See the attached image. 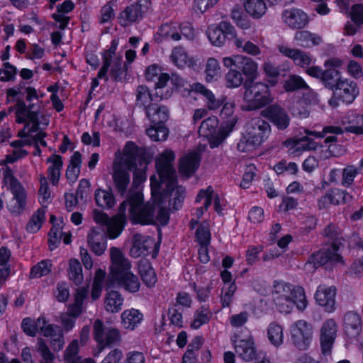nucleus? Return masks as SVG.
Segmentation results:
<instances>
[{"instance_id": "29", "label": "nucleus", "mask_w": 363, "mask_h": 363, "mask_svg": "<svg viewBox=\"0 0 363 363\" xmlns=\"http://www.w3.org/2000/svg\"><path fill=\"white\" fill-rule=\"evenodd\" d=\"M153 240L148 236L141 234H135L133 237V245L130 250V255L134 258L145 255L153 245Z\"/></svg>"}, {"instance_id": "3", "label": "nucleus", "mask_w": 363, "mask_h": 363, "mask_svg": "<svg viewBox=\"0 0 363 363\" xmlns=\"http://www.w3.org/2000/svg\"><path fill=\"white\" fill-rule=\"evenodd\" d=\"M111 261V274L117 284L130 293L138 292L140 283L136 275L131 271V264L125 257L120 249L113 247L110 249Z\"/></svg>"}, {"instance_id": "21", "label": "nucleus", "mask_w": 363, "mask_h": 363, "mask_svg": "<svg viewBox=\"0 0 363 363\" xmlns=\"http://www.w3.org/2000/svg\"><path fill=\"white\" fill-rule=\"evenodd\" d=\"M352 200V196L345 190L339 189H330L318 201L320 208H326L330 204L340 205Z\"/></svg>"}, {"instance_id": "5", "label": "nucleus", "mask_w": 363, "mask_h": 363, "mask_svg": "<svg viewBox=\"0 0 363 363\" xmlns=\"http://www.w3.org/2000/svg\"><path fill=\"white\" fill-rule=\"evenodd\" d=\"M26 100L28 101L35 100L36 102L26 106L23 99H18L16 104V121L18 123H23L27 121L31 122L33 125L28 130V133H31L36 132L38 129L40 104L38 98L37 91L34 88L28 87L26 89Z\"/></svg>"}, {"instance_id": "34", "label": "nucleus", "mask_w": 363, "mask_h": 363, "mask_svg": "<svg viewBox=\"0 0 363 363\" xmlns=\"http://www.w3.org/2000/svg\"><path fill=\"white\" fill-rule=\"evenodd\" d=\"M47 163L50 164L48 167V177L53 185H56L60 178V172L63 162L60 155L52 154L47 159Z\"/></svg>"}, {"instance_id": "4", "label": "nucleus", "mask_w": 363, "mask_h": 363, "mask_svg": "<svg viewBox=\"0 0 363 363\" xmlns=\"http://www.w3.org/2000/svg\"><path fill=\"white\" fill-rule=\"evenodd\" d=\"M138 147L132 142L126 143L123 157L113 164V180L118 193L123 195L130 184L129 170L135 167L138 161Z\"/></svg>"}, {"instance_id": "1", "label": "nucleus", "mask_w": 363, "mask_h": 363, "mask_svg": "<svg viewBox=\"0 0 363 363\" xmlns=\"http://www.w3.org/2000/svg\"><path fill=\"white\" fill-rule=\"evenodd\" d=\"M125 201H127V206H129L130 219L134 223L145 225L157 222L165 225L169 221L168 209L152 201L143 204V194L140 191L131 193Z\"/></svg>"}, {"instance_id": "12", "label": "nucleus", "mask_w": 363, "mask_h": 363, "mask_svg": "<svg viewBox=\"0 0 363 363\" xmlns=\"http://www.w3.org/2000/svg\"><path fill=\"white\" fill-rule=\"evenodd\" d=\"M271 125L260 118H252L247 125V134L254 139V143L261 145L269 135Z\"/></svg>"}, {"instance_id": "53", "label": "nucleus", "mask_w": 363, "mask_h": 363, "mask_svg": "<svg viewBox=\"0 0 363 363\" xmlns=\"http://www.w3.org/2000/svg\"><path fill=\"white\" fill-rule=\"evenodd\" d=\"M184 189L182 186H177V183L175 184V186L173 191H169L167 196L164 198V203H163V206L167 208V203L170 205V196H174L173 198V208L174 209H178V208L181 206L183 202L184 198Z\"/></svg>"}, {"instance_id": "51", "label": "nucleus", "mask_w": 363, "mask_h": 363, "mask_svg": "<svg viewBox=\"0 0 363 363\" xmlns=\"http://www.w3.org/2000/svg\"><path fill=\"white\" fill-rule=\"evenodd\" d=\"M236 48L240 51L252 56H256L261 53L260 48L253 43L249 40H245L242 38H235V45Z\"/></svg>"}, {"instance_id": "47", "label": "nucleus", "mask_w": 363, "mask_h": 363, "mask_svg": "<svg viewBox=\"0 0 363 363\" xmlns=\"http://www.w3.org/2000/svg\"><path fill=\"white\" fill-rule=\"evenodd\" d=\"M284 89L286 91H294L299 89L311 90L304 79L296 74H292L284 82Z\"/></svg>"}, {"instance_id": "15", "label": "nucleus", "mask_w": 363, "mask_h": 363, "mask_svg": "<svg viewBox=\"0 0 363 363\" xmlns=\"http://www.w3.org/2000/svg\"><path fill=\"white\" fill-rule=\"evenodd\" d=\"M338 247L337 243L333 247H328L327 249H321L319 251L313 253L307 262L308 264H313L314 267L317 268L319 266L323 265L328 262L337 263L342 262V257L337 253Z\"/></svg>"}, {"instance_id": "50", "label": "nucleus", "mask_w": 363, "mask_h": 363, "mask_svg": "<svg viewBox=\"0 0 363 363\" xmlns=\"http://www.w3.org/2000/svg\"><path fill=\"white\" fill-rule=\"evenodd\" d=\"M267 337L270 342L276 347L283 343V329L276 323H271L267 330Z\"/></svg>"}, {"instance_id": "30", "label": "nucleus", "mask_w": 363, "mask_h": 363, "mask_svg": "<svg viewBox=\"0 0 363 363\" xmlns=\"http://www.w3.org/2000/svg\"><path fill=\"white\" fill-rule=\"evenodd\" d=\"M169 109L164 106L153 103L146 108L147 118L153 125L165 123L169 118Z\"/></svg>"}, {"instance_id": "23", "label": "nucleus", "mask_w": 363, "mask_h": 363, "mask_svg": "<svg viewBox=\"0 0 363 363\" xmlns=\"http://www.w3.org/2000/svg\"><path fill=\"white\" fill-rule=\"evenodd\" d=\"M201 155L199 152L192 151L186 153L179 160V171L182 175L191 177L199 168Z\"/></svg>"}, {"instance_id": "11", "label": "nucleus", "mask_w": 363, "mask_h": 363, "mask_svg": "<svg viewBox=\"0 0 363 363\" xmlns=\"http://www.w3.org/2000/svg\"><path fill=\"white\" fill-rule=\"evenodd\" d=\"M261 115L281 130L286 129L290 124V118L287 112L277 104L266 107L261 111Z\"/></svg>"}, {"instance_id": "10", "label": "nucleus", "mask_w": 363, "mask_h": 363, "mask_svg": "<svg viewBox=\"0 0 363 363\" xmlns=\"http://www.w3.org/2000/svg\"><path fill=\"white\" fill-rule=\"evenodd\" d=\"M223 63L226 67H235L239 69L242 74L247 77L253 79L257 73V63L252 58L237 55L233 57H225L223 60Z\"/></svg>"}, {"instance_id": "54", "label": "nucleus", "mask_w": 363, "mask_h": 363, "mask_svg": "<svg viewBox=\"0 0 363 363\" xmlns=\"http://www.w3.org/2000/svg\"><path fill=\"white\" fill-rule=\"evenodd\" d=\"M324 235L333 240V244L330 247H333L337 243L338 248L342 245L343 238L340 229L334 223H330L326 226L324 230Z\"/></svg>"}, {"instance_id": "43", "label": "nucleus", "mask_w": 363, "mask_h": 363, "mask_svg": "<svg viewBox=\"0 0 363 363\" xmlns=\"http://www.w3.org/2000/svg\"><path fill=\"white\" fill-rule=\"evenodd\" d=\"M136 106L143 108L145 112L146 108L151 106L152 102V96L148 87L145 85H139L135 90Z\"/></svg>"}, {"instance_id": "19", "label": "nucleus", "mask_w": 363, "mask_h": 363, "mask_svg": "<svg viewBox=\"0 0 363 363\" xmlns=\"http://www.w3.org/2000/svg\"><path fill=\"white\" fill-rule=\"evenodd\" d=\"M278 51L284 56L291 59L300 67L306 68L311 64L312 58L309 53L296 48H291L281 44L277 45Z\"/></svg>"}, {"instance_id": "35", "label": "nucleus", "mask_w": 363, "mask_h": 363, "mask_svg": "<svg viewBox=\"0 0 363 363\" xmlns=\"http://www.w3.org/2000/svg\"><path fill=\"white\" fill-rule=\"evenodd\" d=\"M89 294L88 287H81L76 290L74 302L69 306L68 312L73 318L80 315L83 309V301L87 298Z\"/></svg>"}, {"instance_id": "20", "label": "nucleus", "mask_w": 363, "mask_h": 363, "mask_svg": "<svg viewBox=\"0 0 363 363\" xmlns=\"http://www.w3.org/2000/svg\"><path fill=\"white\" fill-rule=\"evenodd\" d=\"M336 289L335 286L320 285L315 294L316 302L329 313L335 308Z\"/></svg>"}, {"instance_id": "46", "label": "nucleus", "mask_w": 363, "mask_h": 363, "mask_svg": "<svg viewBox=\"0 0 363 363\" xmlns=\"http://www.w3.org/2000/svg\"><path fill=\"white\" fill-rule=\"evenodd\" d=\"M67 272L69 279L76 285H79L82 283L84 280L82 267L79 260L77 259H71L69 260Z\"/></svg>"}, {"instance_id": "27", "label": "nucleus", "mask_w": 363, "mask_h": 363, "mask_svg": "<svg viewBox=\"0 0 363 363\" xmlns=\"http://www.w3.org/2000/svg\"><path fill=\"white\" fill-rule=\"evenodd\" d=\"M144 11L139 3L128 6L119 15V23L122 26H128L143 18Z\"/></svg>"}, {"instance_id": "33", "label": "nucleus", "mask_w": 363, "mask_h": 363, "mask_svg": "<svg viewBox=\"0 0 363 363\" xmlns=\"http://www.w3.org/2000/svg\"><path fill=\"white\" fill-rule=\"evenodd\" d=\"M213 189L211 186H208L206 189H201L198 194L196 202H200L202 199H204V208L207 210L211 206L212 199H213V206L215 211L220 214L222 212V206L220 204V198L218 194L213 196Z\"/></svg>"}, {"instance_id": "42", "label": "nucleus", "mask_w": 363, "mask_h": 363, "mask_svg": "<svg viewBox=\"0 0 363 363\" xmlns=\"http://www.w3.org/2000/svg\"><path fill=\"white\" fill-rule=\"evenodd\" d=\"M244 7L250 15L256 18L263 16L267 10L264 0H244Z\"/></svg>"}, {"instance_id": "18", "label": "nucleus", "mask_w": 363, "mask_h": 363, "mask_svg": "<svg viewBox=\"0 0 363 363\" xmlns=\"http://www.w3.org/2000/svg\"><path fill=\"white\" fill-rule=\"evenodd\" d=\"M283 22L291 29H302L308 23V17L298 9H286L281 13Z\"/></svg>"}, {"instance_id": "40", "label": "nucleus", "mask_w": 363, "mask_h": 363, "mask_svg": "<svg viewBox=\"0 0 363 363\" xmlns=\"http://www.w3.org/2000/svg\"><path fill=\"white\" fill-rule=\"evenodd\" d=\"M138 272L144 284L148 287H152L157 281V277L153 268L147 261H140L138 266Z\"/></svg>"}, {"instance_id": "59", "label": "nucleus", "mask_w": 363, "mask_h": 363, "mask_svg": "<svg viewBox=\"0 0 363 363\" xmlns=\"http://www.w3.org/2000/svg\"><path fill=\"white\" fill-rule=\"evenodd\" d=\"M208 82L216 79L220 74V67L218 61L215 58H209L206 62L205 69Z\"/></svg>"}, {"instance_id": "7", "label": "nucleus", "mask_w": 363, "mask_h": 363, "mask_svg": "<svg viewBox=\"0 0 363 363\" xmlns=\"http://www.w3.org/2000/svg\"><path fill=\"white\" fill-rule=\"evenodd\" d=\"M118 45V40H113L111 47L103 54V65L98 72V78L108 80V71L110 69L111 78L116 82H121L125 78L126 69L122 65V56H116V51Z\"/></svg>"}, {"instance_id": "39", "label": "nucleus", "mask_w": 363, "mask_h": 363, "mask_svg": "<svg viewBox=\"0 0 363 363\" xmlns=\"http://www.w3.org/2000/svg\"><path fill=\"white\" fill-rule=\"evenodd\" d=\"M45 317L40 316L37 320L30 318H25L21 323V328L23 332L28 336L35 337L38 332H40L43 327Z\"/></svg>"}, {"instance_id": "45", "label": "nucleus", "mask_w": 363, "mask_h": 363, "mask_svg": "<svg viewBox=\"0 0 363 363\" xmlns=\"http://www.w3.org/2000/svg\"><path fill=\"white\" fill-rule=\"evenodd\" d=\"M211 316L212 313L208 307L205 306H201L195 311L191 327L194 329L199 328L202 325L208 323Z\"/></svg>"}, {"instance_id": "25", "label": "nucleus", "mask_w": 363, "mask_h": 363, "mask_svg": "<svg viewBox=\"0 0 363 363\" xmlns=\"http://www.w3.org/2000/svg\"><path fill=\"white\" fill-rule=\"evenodd\" d=\"M343 328L345 334L351 337L359 335L362 328V321L359 313L350 311L343 318Z\"/></svg>"}, {"instance_id": "24", "label": "nucleus", "mask_w": 363, "mask_h": 363, "mask_svg": "<svg viewBox=\"0 0 363 363\" xmlns=\"http://www.w3.org/2000/svg\"><path fill=\"white\" fill-rule=\"evenodd\" d=\"M88 244L93 252L101 255L106 248V235L102 227L93 228L88 234Z\"/></svg>"}, {"instance_id": "41", "label": "nucleus", "mask_w": 363, "mask_h": 363, "mask_svg": "<svg viewBox=\"0 0 363 363\" xmlns=\"http://www.w3.org/2000/svg\"><path fill=\"white\" fill-rule=\"evenodd\" d=\"M220 116L223 120L224 128L227 129L228 132L232 131L238 122V116L234 115V105L229 103L224 104Z\"/></svg>"}, {"instance_id": "17", "label": "nucleus", "mask_w": 363, "mask_h": 363, "mask_svg": "<svg viewBox=\"0 0 363 363\" xmlns=\"http://www.w3.org/2000/svg\"><path fill=\"white\" fill-rule=\"evenodd\" d=\"M317 99V94L313 90H309L303 94L302 97L294 101L291 106V113L300 118H306L310 114V105Z\"/></svg>"}, {"instance_id": "64", "label": "nucleus", "mask_w": 363, "mask_h": 363, "mask_svg": "<svg viewBox=\"0 0 363 363\" xmlns=\"http://www.w3.org/2000/svg\"><path fill=\"white\" fill-rule=\"evenodd\" d=\"M171 58L179 67H183L188 62V55L182 47H177L173 50Z\"/></svg>"}, {"instance_id": "52", "label": "nucleus", "mask_w": 363, "mask_h": 363, "mask_svg": "<svg viewBox=\"0 0 363 363\" xmlns=\"http://www.w3.org/2000/svg\"><path fill=\"white\" fill-rule=\"evenodd\" d=\"M45 211L44 208L38 209L32 216L26 225V229L30 233L38 231L45 220Z\"/></svg>"}, {"instance_id": "13", "label": "nucleus", "mask_w": 363, "mask_h": 363, "mask_svg": "<svg viewBox=\"0 0 363 363\" xmlns=\"http://www.w3.org/2000/svg\"><path fill=\"white\" fill-rule=\"evenodd\" d=\"M337 325L334 319H328L323 323L320 335L321 350L323 354L330 352L337 336Z\"/></svg>"}, {"instance_id": "49", "label": "nucleus", "mask_w": 363, "mask_h": 363, "mask_svg": "<svg viewBox=\"0 0 363 363\" xmlns=\"http://www.w3.org/2000/svg\"><path fill=\"white\" fill-rule=\"evenodd\" d=\"M95 200L96 204L104 208H111L115 204L113 194L106 190L97 189L95 191Z\"/></svg>"}, {"instance_id": "8", "label": "nucleus", "mask_w": 363, "mask_h": 363, "mask_svg": "<svg viewBox=\"0 0 363 363\" xmlns=\"http://www.w3.org/2000/svg\"><path fill=\"white\" fill-rule=\"evenodd\" d=\"M93 328V335L98 343L99 352H101L106 347H113L118 345L121 340L118 329L105 325L99 319L94 321Z\"/></svg>"}, {"instance_id": "48", "label": "nucleus", "mask_w": 363, "mask_h": 363, "mask_svg": "<svg viewBox=\"0 0 363 363\" xmlns=\"http://www.w3.org/2000/svg\"><path fill=\"white\" fill-rule=\"evenodd\" d=\"M294 286L283 281H275L273 290V299L293 297Z\"/></svg>"}, {"instance_id": "37", "label": "nucleus", "mask_w": 363, "mask_h": 363, "mask_svg": "<svg viewBox=\"0 0 363 363\" xmlns=\"http://www.w3.org/2000/svg\"><path fill=\"white\" fill-rule=\"evenodd\" d=\"M143 318V315L137 309L124 311L121 314L122 324L126 329L134 330Z\"/></svg>"}, {"instance_id": "14", "label": "nucleus", "mask_w": 363, "mask_h": 363, "mask_svg": "<svg viewBox=\"0 0 363 363\" xmlns=\"http://www.w3.org/2000/svg\"><path fill=\"white\" fill-rule=\"evenodd\" d=\"M3 182L9 185L14 199L18 204V208L22 209L26 206V193L19 181L14 177L11 168L6 167L3 172Z\"/></svg>"}, {"instance_id": "57", "label": "nucleus", "mask_w": 363, "mask_h": 363, "mask_svg": "<svg viewBox=\"0 0 363 363\" xmlns=\"http://www.w3.org/2000/svg\"><path fill=\"white\" fill-rule=\"evenodd\" d=\"M157 81L155 83V95L160 97L161 100L164 99H168L171 96L172 91L167 89L165 93H164L162 89L166 86L167 82L169 80V74L166 73H161V74H160V76L157 77Z\"/></svg>"}, {"instance_id": "36", "label": "nucleus", "mask_w": 363, "mask_h": 363, "mask_svg": "<svg viewBox=\"0 0 363 363\" xmlns=\"http://www.w3.org/2000/svg\"><path fill=\"white\" fill-rule=\"evenodd\" d=\"M192 89L201 93L206 100V106L210 110H216L221 106L223 101L220 99L216 98L215 95L210 90L207 89L203 84L195 83L192 85Z\"/></svg>"}, {"instance_id": "58", "label": "nucleus", "mask_w": 363, "mask_h": 363, "mask_svg": "<svg viewBox=\"0 0 363 363\" xmlns=\"http://www.w3.org/2000/svg\"><path fill=\"white\" fill-rule=\"evenodd\" d=\"M52 264L50 260H43L31 268L30 278H40L51 272Z\"/></svg>"}, {"instance_id": "38", "label": "nucleus", "mask_w": 363, "mask_h": 363, "mask_svg": "<svg viewBox=\"0 0 363 363\" xmlns=\"http://www.w3.org/2000/svg\"><path fill=\"white\" fill-rule=\"evenodd\" d=\"M81 164L82 155L79 152H74L66 170V177L71 184H74L78 179Z\"/></svg>"}, {"instance_id": "56", "label": "nucleus", "mask_w": 363, "mask_h": 363, "mask_svg": "<svg viewBox=\"0 0 363 363\" xmlns=\"http://www.w3.org/2000/svg\"><path fill=\"white\" fill-rule=\"evenodd\" d=\"M79 350V342L73 340L65 350L63 359L65 363H74L81 357L78 355Z\"/></svg>"}, {"instance_id": "16", "label": "nucleus", "mask_w": 363, "mask_h": 363, "mask_svg": "<svg viewBox=\"0 0 363 363\" xmlns=\"http://www.w3.org/2000/svg\"><path fill=\"white\" fill-rule=\"evenodd\" d=\"M127 201H123L119 206L118 213L109 218L106 223L107 234L111 239H115L119 236L126 223L125 211Z\"/></svg>"}, {"instance_id": "9", "label": "nucleus", "mask_w": 363, "mask_h": 363, "mask_svg": "<svg viewBox=\"0 0 363 363\" xmlns=\"http://www.w3.org/2000/svg\"><path fill=\"white\" fill-rule=\"evenodd\" d=\"M291 338L294 345L299 350H306L313 337V326L303 320L296 321L291 326Z\"/></svg>"}, {"instance_id": "28", "label": "nucleus", "mask_w": 363, "mask_h": 363, "mask_svg": "<svg viewBox=\"0 0 363 363\" xmlns=\"http://www.w3.org/2000/svg\"><path fill=\"white\" fill-rule=\"evenodd\" d=\"M236 354L244 361H252L256 355L255 344L251 337L247 339H236L234 341Z\"/></svg>"}, {"instance_id": "62", "label": "nucleus", "mask_w": 363, "mask_h": 363, "mask_svg": "<svg viewBox=\"0 0 363 363\" xmlns=\"http://www.w3.org/2000/svg\"><path fill=\"white\" fill-rule=\"evenodd\" d=\"M357 174L358 169L353 165L344 168L342 172V185L346 187L351 186Z\"/></svg>"}, {"instance_id": "6", "label": "nucleus", "mask_w": 363, "mask_h": 363, "mask_svg": "<svg viewBox=\"0 0 363 363\" xmlns=\"http://www.w3.org/2000/svg\"><path fill=\"white\" fill-rule=\"evenodd\" d=\"M243 110L254 111L263 108L273 101L269 86L263 82L246 81L244 84Z\"/></svg>"}, {"instance_id": "55", "label": "nucleus", "mask_w": 363, "mask_h": 363, "mask_svg": "<svg viewBox=\"0 0 363 363\" xmlns=\"http://www.w3.org/2000/svg\"><path fill=\"white\" fill-rule=\"evenodd\" d=\"M230 70L225 74L226 86L229 88L239 87L244 81L242 74L235 67H228Z\"/></svg>"}, {"instance_id": "61", "label": "nucleus", "mask_w": 363, "mask_h": 363, "mask_svg": "<svg viewBox=\"0 0 363 363\" xmlns=\"http://www.w3.org/2000/svg\"><path fill=\"white\" fill-rule=\"evenodd\" d=\"M168 130L162 125H154L147 130V135L154 141H163L168 136Z\"/></svg>"}, {"instance_id": "44", "label": "nucleus", "mask_w": 363, "mask_h": 363, "mask_svg": "<svg viewBox=\"0 0 363 363\" xmlns=\"http://www.w3.org/2000/svg\"><path fill=\"white\" fill-rule=\"evenodd\" d=\"M342 79L340 72L336 69H326L323 72L321 82L326 88L333 91Z\"/></svg>"}, {"instance_id": "2", "label": "nucleus", "mask_w": 363, "mask_h": 363, "mask_svg": "<svg viewBox=\"0 0 363 363\" xmlns=\"http://www.w3.org/2000/svg\"><path fill=\"white\" fill-rule=\"evenodd\" d=\"M175 159L174 152L171 150H166L156 159L155 167L160 177L161 183H166V187L162 192H160V183L155 176L150 177V186L152 191V201L163 205L164 198L167 196L169 191H173L177 183L176 170L173 165Z\"/></svg>"}, {"instance_id": "31", "label": "nucleus", "mask_w": 363, "mask_h": 363, "mask_svg": "<svg viewBox=\"0 0 363 363\" xmlns=\"http://www.w3.org/2000/svg\"><path fill=\"white\" fill-rule=\"evenodd\" d=\"M124 298L121 293L111 290L108 291L104 298V308L108 313H116L123 308Z\"/></svg>"}, {"instance_id": "60", "label": "nucleus", "mask_w": 363, "mask_h": 363, "mask_svg": "<svg viewBox=\"0 0 363 363\" xmlns=\"http://www.w3.org/2000/svg\"><path fill=\"white\" fill-rule=\"evenodd\" d=\"M207 35L211 43L216 46H222L225 43V38L223 33L218 26L217 27L211 26L207 29Z\"/></svg>"}, {"instance_id": "32", "label": "nucleus", "mask_w": 363, "mask_h": 363, "mask_svg": "<svg viewBox=\"0 0 363 363\" xmlns=\"http://www.w3.org/2000/svg\"><path fill=\"white\" fill-rule=\"evenodd\" d=\"M294 40L300 46L306 48L318 46L323 42L321 36L306 30L297 31Z\"/></svg>"}, {"instance_id": "22", "label": "nucleus", "mask_w": 363, "mask_h": 363, "mask_svg": "<svg viewBox=\"0 0 363 363\" xmlns=\"http://www.w3.org/2000/svg\"><path fill=\"white\" fill-rule=\"evenodd\" d=\"M333 92L345 104H351L359 93L356 83L347 79H342Z\"/></svg>"}, {"instance_id": "63", "label": "nucleus", "mask_w": 363, "mask_h": 363, "mask_svg": "<svg viewBox=\"0 0 363 363\" xmlns=\"http://www.w3.org/2000/svg\"><path fill=\"white\" fill-rule=\"evenodd\" d=\"M37 351L40 353L46 363H52L55 355L50 351L45 340L41 337L37 339Z\"/></svg>"}, {"instance_id": "26", "label": "nucleus", "mask_w": 363, "mask_h": 363, "mask_svg": "<svg viewBox=\"0 0 363 363\" xmlns=\"http://www.w3.org/2000/svg\"><path fill=\"white\" fill-rule=\"evenodd\" d=\"M199 134L206 138H213L217 143H220L224 137H220L218 132V119L216 116H211L202 121L199 128Z\"/></svg>"}]
</instances>
